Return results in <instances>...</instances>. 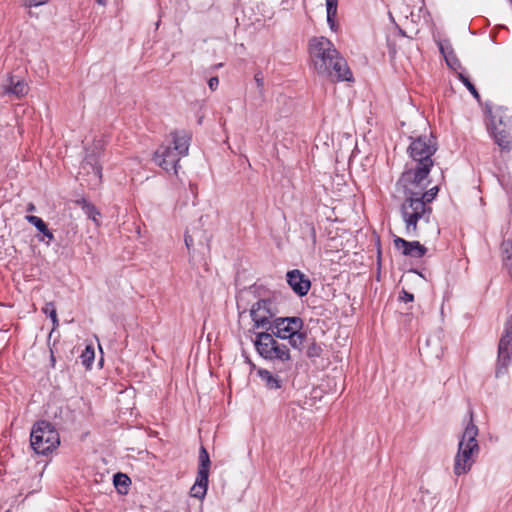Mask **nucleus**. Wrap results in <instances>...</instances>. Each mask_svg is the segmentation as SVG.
<instances>
[{"instance_id":"obj_1","label":"nucleus","mask_w":512,"mask_h":512,"mask_svg":"<svg viewBox=\"0 0 512 512\" xmlns=\"http://www.w3.org/2000/svg\"><path fill=\"white\" fill-rule=\"evenodd\" d=\"M310 53L319 75L337 82L352 80V72L346 60L329 39L325 37L313 38L310 41Z\"/></svg>"},{"instance_id":"obj_2","label":"nucleus","mask_w":512,"mask_h":512,"mask_svg":"<svg viewBox=\"0 0 512 512\" xmlns=\"http://www.w3.org/2000/svg\"><path fill=\"white\" fill-rule=\"evenodd\" d=\"M439 192L438 186L430 189H419L416 194H411L401 205L400 211L405 223L406 234L411 237H417V223L420 219L429 221L432 213L430 203L436 198Z\"/></svg>"},{"instance_id":"obj_3","label":"nucleus","mask_w":512,"mask_h":512,"mask_svg":"<svg viewBox=\"0 0 512 512\" xmlns=\"http://www.w3.org/2000/svg\"><path fill=\"white\" fill-rule=\"evenodd\" d=\"M478 427L473 422V411H469V422L467 423L461 440L458 444V451L454 459L453 471L456 476L468 473L474 463L473 456L479 453V445L476 440Z\"/></svg>"},{"instance_id":"obj_4","label":"nucleus","mask_w":512,"mask_h":512,"mask_svg":"<svg viewBox=\"0 0 512 512\" xmlns=\"http://www.w3.org/2000/svg\"><path fill=\"white\" fill-rule=\"evenodd\" d=\"M487 113V128L495 143L502 149H509L512 144V115L509 109L499 106L487 109Z\"/></svg>"},{"instance_id":"obj_5","label":"nucleus","mask_w":512,"mask_h":512,"mask_svg":"<svg viewBox=\"0 0 512 512\" xmlns=\"http://www.w3.org/2000/svg\"><path fill=\"white\" fill-rule=\"evenodd\" d=\"M59 444V433L52 423L40 420L33 424L30 433V445L35 453L47 455L56 449Z\"/></svg>"},{"instance_id":"obj_6","label":"nucleus","mask_w":512,"mask_h":512,"mask_svg":"<svg viewBox=\"0 0 512 512\" xmlns=\"http://www.w3.org/2000/svg\"><path fill=\"white\" fill-rule=\"evenodd\" d=\"M252 340L255 350L265 360L287 362L291 360L290 350L286 344L279 343L269 331L254 332Z\"/></svg>"},{"instance_id":"obj_7","label":"nucleus","mask_w":512,"mask_h":512,"mask_svg":"<svg viewBox=\"0 0 512 512\" xmlns=\"http://www.w3.org/2000/svg\"><path fill=\"white\" fill-rule=\"evenodd\" d=\"M431 169L427 165H415L402 172L396 185L403 190L405 199H408L411 194H416L419 189L427 188L429 182L426 180Z\"/></svg>"},{"instance_id":"obj_8","label":"nucleus","mask_w":512,"mask_h":512,"mask_svg":"<svg viewBox=\"0 0 512 512\" xmlns=\"http://www.w3.org/2000/svg\"><path fill=\"white\" fill-rule=\"evenodd\" d=\"M437 151V141L433 136H419L411 138L407 153L416 165H427L432 168L434 161L432 156Z\"/></svg>"},{"instance_id":"obj_9","label":"nucleus","mask_w":512,"mask_h":512,"mask_svg":"<svg viewBox=\"0 0 512 512\" xmlns=\"http://www.w3.org/2000/svg\"><path fill=\"white\" fill-rule=\"evenodd\" d=\"M278 312L276 302L273 299H259L250 309L253 329H264V331H269L271 323L275 318H277Z\"/></svg>"},{"instance_id":"obj_10","label":"nucleus","mask_w":512,"mask_h":512,"mask_svg":"<svg viewBox=\"0 0 512 512\" xmlns=\"http://www.w3.org/2000/svg\"><path fill=\"white\" fill-rule=\"evenodd\" d=\"M210 457L204 446L200 447L199 450V466L197 477L194 485L190 490V494L192 497L197 499H203L206 495L208 488V477H209V469H210Z\"/></svg>"},{"instance_id":"obj_11","label":"nucleus","mask_w":512,"mask_h":512,"mask_svg":"<svg viewBox=\"0 0 512 512\" xmlns=\"http://www.w3.org/2000/svg\"><path fill=\"white\" fill-rule=\"evenodd\" d=\"M512 361V315L505 323L504 335L498 346L496 377H500Z\"/></svg>"},{"instance_id":"obj_12","label":"nucleus","mask_w":512,"mask_h":512,"mask_svg":"<svg viewBox=\"0 0 512 512\" xmlns=\"http://www.w3.org/2000/svg\"><path fill=\"white\" fill-rule=\"evenodd\" d=\"M104 151V143L102 140L94 141L93 145L86 148V154L82 161V169L88 174L92 173L97 181L102 178V165L100 158Z\"/></svg>"},{"instance_id":"obj_13","label":"nucleus","mask_w":512,"mask_h":512,"mask_svg":"<svg viewBox=\"0 0 512 512\" xmlns=\"http://www.w3.org/2000/svg\"><path fill=\"white\" fill-rule=\"evenodd\" d=\"M302 328H304V322L300 317H277L271 323L269 332L276 338L286 340L288 338L287 334Z\"/></svg>"},{"instance_id":"obj_14","label":"nucleus","mask_w":512,"mask_h":512,"mask_svg":"<svg viewBox=\"0 0 512 512\" xmlns=\"http://www.w3.org/2000/svg\"><path fill=\"white\" fill-rule=\"evenodd\" d=\"M181 157L179 152L172 150L171 146H160L155 151L153 160L166 172L176 174Z\"/></svg>"},{"instance_id":"obj_15","label":"nucleus","mask_w":512,"mask_h":512,"mask_svg":"<svg viewBox=\"0 0 512 512\" xmlns=\"http://www.w3.org/2000/svg\"><path fill=\"white\" fill-rule=\"evenodd\" d=\"M286 281L293 292L299 297L306 296L311 288V281L308 276L298 269L288 271Z\"/></svg>"},{"instance_id":"obj_16","label":"nucleus","mask_w":512,"mask_h":512,"mask_svg":"<svg viewBox=\"0 0 512 512\" xmlns=\"http://www.w3.org/2000/svg\"><path fill=\"white\" fill-rule=\"evenodd\" d=\"M393 242L395 248L401 250L404 256L421 258L427 252V248L418 241H407L401 237H396Z\"/></svg>"},{"instance_id":"obj_17","label":"nucleus","mask_w":512,"mask_h":512,"mask_svg":"<svg viewBox=\"0 0 512 512\" xmlns=\"http://www.w3.org/2000/svg\"><path fill=\"white\" fill-rule=\"evenodd\" d=\"M172 137V150L179 152L181 156L188 154L191 137L186 131H173L170 133Z\"/></svg>"},{"instance_id":"obj_18","label":"nucleus","mask_w":512,"mask_h":512,"mask_svg":"<svg viewBox=\"0 0 512 512\" xmlns=\"http://www.w3.org/2000/svg\"><path fill=\"white\" fill-rule=\"evenodd\" d=\"M25 220L33 225L43 236L40 238V241H44L47 239V244L55 239L53 232L48 228L47 224L44 220L35 215H26Z\"/></svg>"},{"instance_id":"obj_19","label":"nucleus","mask_w":512,"mask_h":512,"mask_svg":"<svg viewBox=\"0 0 512 512\" xmlns=\"http://www.w3.org/2000/svg\"><path fill=\"white\" fill-rule=\"evenodd\" d=\"M257 374L267 389L276 390L282 387V380L277 375L272 374L269 370L260 368L258 369Z\"/></svg>"},{"instance_id":"obj_20","label":"nucleus","mask_w":512,"mask_h":512,"mask_svg":"<svg viewBox=\"0 0 512 512\" xmlns=\"http://www.w3.org/2000/svg\"><path fill=\"white\" fill-rule=\"evenodd\" d=\"M28 85L22 81L17 80L14 81V77L11 76L9 78V84L5 87V93L6 94H12L15 95L17 98H21L25 96L28 93Z\"/></svg>"},{"instance_id":"obj_21","label":"nucleus","mask_w":512,"mask_h":512,"mask_svg":"<svg viewBox=\"0 0 512 512\" xmlns=\"http://www.w3.org/2000/svg\"><path fill=\"white\" fill-rule=\"evenodd\" d=\"M289 344L292 348L302 351L303 345L307 340V331L302 329L293 330L292 333L287 334Z\"/></svg>"},{"instance_id":"obj_22","label":"nucleus","mask_w":512,"mask_h":512,"mask_svg":"<svg viewBox=\"0 0 512 512\" xmlns=\"http://www.w3.org/2000/svg\"><path fill=\"white\" fill-rule=\"evenodd\" d=\"M338 0H326L327 23L333 32L338 31V24L335 21L337 16Z\"/></svg>"},{"instance_id":"obj_23","label":"nucleus","mask_w":512,"mask_h":512,"mask_svg":"<svg viewBox=\"0 0 512 512\" xmlns=\"http://www.w3.org/2000/svg\"><path fill=\"white\" fill-rule=\"evenodd\" d=\"M113 484L120 494H127L131 479L126 474L118 472L113 476Z\"/></svg>"},{"instance_id":"obj_24","label":"nucleus","mask_w":512,"mask_h":512,"mask_svg":"<svg viewBox=\"0 0 512 512\" xmlns=\"http://www.w3.org/2000/svg\"><path fill=\"white\" fill-rule=\"evenodd\" d=\"M77 203L80 205V207L83 210V212L85 213V215L89 219L93 220L95 223L98 224L97 216H99L100 213H99L98 209L96 208V206L84 198L77 201Z\"/></svg>"},{"instance_id":"obj_25","label":"nucleus","mask_w":512,"mask_h":512,"mask_svg":"<svg viewBox=\"0 0 512 512\" xmlns=\"http://www.w3.org/2000/svg\"><path fill=\"white\" fill-rule=\"evenodd\" d=\"M323 353V347L321 343L316 342L313 340L310 342L306 348L305 355L307 358H309L312 362H315L317 358H320Z\"/></svg>"},{"instance_id":"obj_26","label":"nucleus","mask_w":512,"mask_h":512,"mask_svg":"<svg viewBox=\"0 0 512 512\" xmlns=\"http://www.w3.org/2000/svg\"><path fill=\"white\" fill-rule=\"evenodd\" d=\"M81 363L89 369L95 359V350L92 345H87L80 355Z\"/></svg>"},{"instance_id":"obj_27","label":"nucleus","mask_w":512,"mask_h":512,"mask_svg":"<svg viewBox=\"0 0 512 512\" xmlns=\"http://www.w3.org/2000/svg\"><path fill=\"white\" fill-rule=\"evenodd\" d=\"M503 247V262L512 277V242L504 243Z\"/></svg>"},{"instance_id":"obj_28","label":"nucleus","mask_w":512,"mask_h":512,"mask_svg":"<svg viewBox=\"0 0 512 512\" xmlns=\"http://www.w3.org/2000/svg\"><path fill=\"white\" fill-rule=\"evenodd\" d=\"M459 80L463 83V85L469 90V92L473 95L476 100H480V94L478 93L474 84L469 80V78L462 73L458 75Z\"/></svg>"},{"instance_id":"obj_29","label":"nucleus","mask_w":512,"mask_h":512,"mask_svg":"<svg viewBox=\"0 0 512 512\" xmlns=\"http://www.w3.org/2000/svg\"><path fill=\"white\" fill-rule=\"evenodd\" d=\"M43 313L48 315L52 322H53V329H55L56 326H58V318L56 309L53 302L46 303L45 307L42 309Z\"/></svg>"},{"instance_id":"obj_30","label":"nucleus","mask_w":512,"mask_h":512,"mask_svg":"<svg viewBox=\"0 0 512 512\" xmlns=\"http://www.w3.org/2000/svg\"><path fill=\"white\" fill-rule=\"evenodd\" d=\"M437 46L442 56L455 53L452 44L448 39L438 40Z\"/></svg>"},{"instance_id":"obj_31","label":"nucleus","mask_w":512,"mask_h":512,"mask_svg":"<svg viewBox=\"0 0 512 512\" xmlns=\"http://www.w3.org/2000/svg\"><path fill=\"white\" fill-rule=\"evenodd\" d=\"M443 58L450 69L457 71L461 68V63L455 53L445 55Z\"/></svg>"},{"instance_id":"obj_32","label":"nucleus","mask_w":512,"mask_h":512,"mask_svg":"<svg viewBox=\"0 0 512 512\" xmlns=\"http://www.w3.org/2000/svg\"><path fill=\"white\" fill-rule=\"evenodd\" d=\"M254 81L257 86L259 99H260V101H263V99H264V76L261 71H258L257 73H255Z\"/></svg>"},{"instance_id":"obj_33","label":"nucleus","mask_w":512,"mask_h":512,"mask_svg":"<svg viewBox=\"0 0 512 512\" xmlns=\"http://www.w3.org/2000/svg\"><path fill=\"white\" fill-rule=\"evenodd\" d=\"M399 300L402 302H412L414 300V295L405 289H402V291L399 293Z\"/></svg>"},{"instance_id":"obj_34","label":"nucleus","mask_w":512,"mask_h":512,"mask_svg":"<svg viewBox=\"0 0 512 512\" xmlns=\"http://www.w3.org/2000/svg\"><path fill=\"white\" fill-rule=\"evenodd\" d=\"M218 85H219V79H218V77H217V76H213V77H211V78L208 80V86H209V88H210L212 91L216 90V89H217V87H218Z\"/></svg>"},{"instance_id":"obj_35","label":"nucleus","mask_w":512,"mask_h":512,"mask_svg":"<svg viewBox=\"0 0 512 512\" xmlns=\"http://www.w3.org/2000/svg\"><path fill=\"white\" fill-rule=\"evenodd\" d=\"M48 2V0H29V2L26 4L28 7H37L44 5Z\"/></svg>"},{"instance_id":"obj_36","label":"nucleus","mask_w":512,"mask_h":512,"mask_svg":"<svg viewBox=\"0 0 512 512\" xmlns=\"http://www.w3.org/2000/svg\"><path fill=\"white\" fill-rule=\"evenodd\" d=\"M184 241H185V245H186L187 249L190 250V248L193 246L194 241H193V237L190 234H188V232H186V234H185Z\"/></svg>"},{"instance_id":"obj_37","label":"nucleus","mask_w":512,"mask_h":512,"mask_svg":"<svg viewBox=\"0 0 512 512\" xmlns=\"http://www.w3.org/2000/svg\"><path fill=\"white\" fill-rule=\"evenodd\" d=\"M313 244L316 242V231L312 224H307Z\"/></svg>"},{"instance_id":"obj_38","label":"nucleus","mask_w":512,"mask_h":512,"mask_svg":"<svg viewBox=\"0 0 512 512\" xmlns=\"http://www.w3.org/2000/svg\"><path fill=\"white\" fill-rule=\"evenodd\" d=\"M36 210V207L33 203H29L26 207L27 212H34Z\"/></svg>"},{"instance_id":"obj_39","label":"nucleus","mask_w":512,"mask_h":512,"mask_svg":"<svg viewBox=\"0 0 512 512\" xmlns=\"http://www.w3.org/2000/svg\"><path fill=\"white\" fill-rule=\"evenodd\" d=\"M222 66H223V64H222V63H218V64H215L212 68H213V69H217V68H220V67H222Z\"/></svg>"},{"instance_id":"obj_40","label":"nucleus","mask_w":512,"mask_h":512,"mask_svg":"<svg viewBox=\"0 0 512 512\" xmlns=\"http://www.w3.org/2000/svg\"><path fill=\"white\" fill-rule=\"evenodd\" d=\"M247 362L251 365L252 368H255V364L252 363L248 358H247Z\"/></svg>"},{"instance_id":"obj_41","label":"nucleus","mask_w":512,"mask_h":512,"mask_svg":"<svg viewBox=\"0 0 512 512\" xmlns=\"http://www.w3.org/2000/svg\"><path fill=\"white\" fill-rule=\"evenodd\" d=\"M99 4L101 5H105V1L104 0H96Z\"/></svg>"},{"instance_id":"obj_42","label":"nucleus","mask_w":512,"mask_h":512,"mask_svg":"<svg viewBox=\"0 0 512 512\" xmlns=\"http://www.w3.org/2000/svg\"><path fill=\"white\" fill-rule=\"evenodd\" d=\"M207 242H209V239H207ZM206 246L209 249V243H206Z\"/></svg>"},{"instance_id":"obj_43","label":"nucleus","mask_w":512,"mask_h":512,"mask_svg":"<svg viewBox=\"0 0 512 512\" xmlns=\"http://www.w3.org/2000/svg\"><path fill=\"white\" fill-rule=\"evenodd\" d=\"M509 1H510L511 5H512V0H509Z\"/></svg>"}]
</instances>
